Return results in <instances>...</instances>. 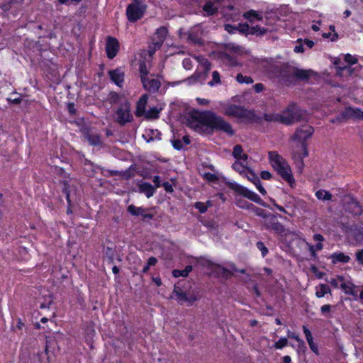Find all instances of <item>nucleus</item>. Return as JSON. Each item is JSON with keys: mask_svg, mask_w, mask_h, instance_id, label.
Wrapping results in <instances>:
<instances>
[{"mask_svg": "<svg viewBox=\"0 0 363 363\" xmlns=\"http://www.w3.org/2000/svg\"><path fill=\"white\" fill-rule=\"evenodd\" d=\"M333 264L337 262L347 263L350 260V257L345 255L343 252H335L330 256Z\"/></svg>", "mask_w": 363, "mask_h": 363, "instance_id": "24", "label": "nucleus"}, {"mask_svg": "<svg viewBox=\"0 0 363 363\" xmlns=\"http://www.w3.org/2000/svg\"><path fill=\"white\" fill-rule=\"evenodd\" d=\"M212 77V80L208 83L210 86H213L215 84H219L220 82V74L217 71L213 72Z\"/></svg>", "mask_w": 363, "mask_h": 363, "instance_id": "43", "label": "nucleus"}, {"mask_svg": "<svg viewBox=\"0 0 363 363\" xmlns=\"http://www.w3.org/2000/svg\"><path fill=\"white\" fill-rule=\"evenodd\" d=\"M353 73V69L349 66L339 67L337 68L336 74L339 77H350Z\"/></svg>", "mask_w": 363, "mask_h": 363, "instance_id": "26", "label": "nucleus"}, {"mask_svg": "<svg viewBox=\"0 0 363 363\" xmlns=\"http://www.w3.org/2000/svg\"><path fill=\"white\" fill-rule=\"evenodd\" d=\"M262 179H269L272 177V174L268 171H262L260 174Z\"/></svg>", "mask_w": 363, "mask_h": 363, "instance_id": "60", "label": "nucleus"}, {"mask_svg": "<svg viewBox=\"0 0 363 363\" xmlns=\"http://www.w3.org/2000/svg\"><path fill=\"white\" fill-rule=\"evenodd\" d=\"M225 114L228 116H233L239 118L253 119L255 113L253 111L247 110L242 106L230 105L226 108Z\"/></svg>", "mask_w": 363, "mask_h": 363, "instance_id": "11", "label": "nucleus"}, {"mask_svg": "<svg viewBox=\"0 0 363 363\" xmlns=\"http://www.w3.org/2000/svg\"><path fill=\"white\" fill-rule=\"evenodd\" d=\"M108 74L111 80L118 86L121 87L124 80V72L120 69L111 70L108 72Z\"/></svg>", "mask_w": 363, "mask_h": 363, "instance_id": "21", "label": "nucleus"}, {"mask_svg": "<svg viewBox=\"0 0 363 363\" xmlns=\"http://www.w3.org/2000/svg\"><path fill=\"white\" fill-rule=\"evenodd\" d=\"M123 96L116 92H111L108 96V101L111 104H115L122 101Z\"/></svg>", "mask_w": 363, "mask_h": 363, "instance_id": "32", "label": "nucleus"}, {"mask_svg": "<svg viewBox=\"0 0 363 363\" xmlns=\"http://www.w3.org/2000/svg\"><path fill=\"white\" fill-rule=\"evenodd\" d=\"M303 332L306 335L307 341L311 340V339H313V337H312L311 331L305 326L303 327Z\"/></svg>", "mask_w": 363, "mask_h": 363, "instance_id": "59", "label": "nucleus"}, {"mask_svg": "<svg viewBox=\"0 0 363 363\" xmlns=\"http://www.w3.org/2000/svg\"><path fill=\"white\" fill-rule=\"evenodd\" d=\"M274 69L277 77L287 85L297 81H307L314 73L311 69H302L289 65H277Z\"/></svg>", "mask_w": 363, "mask_h": 363, "instance_id": "2", "label": "nucleus"}, {"mask_svg": "<svg viewBox=\"0 0 363 363\" xmlns=\"http://www.w3.org/2000/svg\"><path fill=\"white\" fill-rule=\"evenodd\" d=\"M167 35V29L165 27H161L157 30L152 38V43L155 50L159 49L164 43Z\"/></svg>", "mask_w": 363, "mask_h": 363, "instance_id": "16", "label": "nucleus"}, {"mask_svg": "<svg viewBox=\"0 0 363 363\" xmlns=\"http://www.w3.org/2000/svg\"><path fill=\"white\" fill-rule=\"evenodd\" d=\"M195 206L201 213H203L207 211L206 206L203 203L198 202L195 204Z\"/></svg>", "mask_w": 363, "mask_h": 363, "instance_id": "54", "label": "nucleus"}, {"mask_svg": "<svg viewBox=\"0 0 363 363\" xmlns=\"http://www.w3.org/2000/svg\"><path fill=\"white\" fill-rule=\"evenodd\" d=\"M191 127L199 133L211 134L214 130L223 131L233 135L234 130L231 125L222 117L211 111H196L192 114Z\"/></svg>", "mask_w": 363, "mask_h": 363, "instance_id": "1", "label": "nucleus"}, {"mask_svg": "<svg viewBox=\"0 0 363 363\" xmlns=\"http://www.w3.org/2000/svg\"><path fill=\"white\" fill-rule=\"evenodd\" d=\"M315 196L322 201H330L333 199V195L329 191L323 189L317 191Z\"/></svg>", "mask_w": 363, "mask_h": 363, "instance_id": "28", "label": "nucleus"}, {"mask_svg": "<svg viewBox=\"0 0 363 363\" xmlns=\"http://www.w3.org/2000/svg\"><path fill=\"white\" fill-rule=\"evenodd\" d=\"M188 40L194 44H202L203 41L199 36L197 32L191 30L188 33Z\"/></svg>", "mask_w": 363, "mask_h": 363, "instance_id": "31", "label": "nucleus"}, {"mask_svg": "<svg viewBox=\"0 0 363 363\" xmlns=\"http://www.w3.org/2000/svg\"><path fill=\"white\" fill-rule=\"evenodd\" d=\"M182 65L184 69H190L192 67V61L190 58H185L182 62Z\"/></svg>", "mask_w": 363, "mask_h": 363, "instance_id": "51", "label": "nucleus"}, {"mask_svg": "<svg viewBox=\"0 0 363 363\" xmlns=\"http://www.w3.org/2000/svg\"><path fill=\"white\" fill-rule=\"evenodd\" d=\"M246 207H247V208H253V209H254V211L255 212V213H256L257 216H259L262 217V218L264 219V220H266V217L269 215V213H267L264 211V210H263V209H262V208H257V207H255V206L253 204H252V203H247V204L246 205Z\"/></svg>", "mask_w": 363, "mask_h": 363, "instance_id": "35", "label": "nucleus"}, {"mask_svg": "<svg viewBox=\"0 0 363 363\" xmlns=\"http://www.w3.org/2000/svg\"><path fill=\"white\" fill-rule=\"evenodd\" d=\"M119 50V42L113 37L108 36L106 39V51L109 59H113Z\"/></svg>", "mask_w": 363, "mask_h": 363, "instance_id": "14", "label": "nucleus"}, {"mask_svg": "<svg viewBox=\"0 0 363 363\" xmlns=\"http://www.w3.org/2000/svg\"><path fill=\"white\" fill-rule=\"evenodd\" d=\"M288 337L290 338L295 339L297 342H298L299 347L304 346V342L302 340H301L295 333H291L290 331H289Z\"/></svg>", "mask_w": 363, "mask_h": 363, "instance_id": "48", "label": "nucleus"}, {"mask_svg": "<svg viewBox=\"0 0 363 363\" xmlns=\"http://www.w3.org/2000/svg\"><path fill=\"white\" fill-rule=\"evenodd\" d=\"M233 168L240 174H246L249 169L246 165L240 161H235L233 164Z\"/></svg>", "mask_w": 363, "mask_h": 363, "instance_id": "29", "label": "nucleus"}, {"mask_svg": "<svg viewBox=\"0 0 363 363\" xmlns=\"http://www.w3.org/2000/svg\"><path fill=\"white\" fill-rule=\"evenodd\" d=\"M61 183L63 185V191L66 194V199L68 203H70V198L72 196V191L74 190V186L73 184H70L67 181H62Z\"/></svg>", "mask_w": 363, "mask_h": 363, "instance_id": "27", "label": "nucleus"}, {"mask_svg": "<svg viewBox=\"0 0 363 363\" xmlns=\"http://www.w3.org/2000/svg\"><path fill=\"white\" fill-rule=\"evenodd\" d=\"M266 121L279 122L281 123V113H264L263 116Z\"/></svg>", "mask_w": 363, "mask_h": 363, "instance_id": "30", "label": "nucleus"}, {"mask_svg": "<svg viewBox=\"0 0 363 363\" xmlns=\"http://www.w3.org/2000/svg\"><path fill=\"white\" fill-rule=\"evenodd\" d=\"M311 349L312 350L313 352H314L315 354H318V345L314 343V342L313 341V339H311V340H308L307 341Z\"/></svg>", "mask_w": 363, "mask_h": 363, "instance_id": "56", "label": "nucleus"}, {"mask_svg": "<svg viewBox=\"0 0 363 363\" xmlns=\"http://www.w3.org/2000/svg\"><path fill=\"white\" fill-rule=\"evenodd\" d=\"M330 287L327 284H320L316 291V296L318 298L323 297L326 294L330 293Z\"/></svg>", "mask_w": 363, "mask_h": 363, "instance_id": "34", "label": "nucleus"}, {"mask_svg": "<svg viewBox=\"0 0 363 363\" xmlns=\"http://www.w3.org/2000/svg\"><path fill=\"white\" fill-rule=\"evenodd\" d=\"M308 115L307 112L295 104L289 106L281 111V123L291 125L301 121H307Z\"/></svg>", "mask_w": 363, "mask_h": 363, "instance_id": "5", "label": "nucleus"}, {"mask_svg": "<svg viewBox=\"0 0 363 363\" xmlns=\"http://www.w3.org/2000/svg\"><path fill=\"white\" fill-rule=\"evenodd\" d=\"M173 294L176 300L180 303H193L200 298L199 289L191 282L182 280L174 285Z\"/></svg>", "mask_w": 363, "mask_h": 363, "instance_id": "3", "label": "nucleus"}, {"mask_svg": "<svg viewBox=\"0 0 363 363\" xmlns=\"http://www.w3.org/2000/svg\"><path fill=\"white\" fill-rule=\"evenodd\" d=\"M239 30L242 33L250 34V27L247 24L240 25Z\"/></svg>", "mask_w": 363, "mask_h": 363, "instance_id": "52", "label": "nucleus"}, {"mask_svg": "<svg viewBox=\"0 0 363 363\" xmlns=\"http://www.w3.org/2000/svg\"><path fill=\"white\" fill-rule=\"evenodd\" d=\"M8 101L14 104H19L22 101V98L21 96L14 99L9 98L8 99Z\"/></svg>", "mask_w": 363, "mask_h": 363, "instance_id": "64", "label": "nucleus"}, {"mask_svg": "<svg viewBox=\"0 0 363 363\" xmlns=\"http://www.w3.org/2000/svg\"><path fill=\"white\" fill-rule=\"evenodd\" d=\"M235 190L240 195H242L243 196L247 198L248 199L257 203L262 204L261 198L257 194L247 189V188L243 187L242 186H237Z\"/></svg>", "mask_w": 363, "mask_h": 363, "instance_id": "17", "label": "nucleus"}, {"mask_svg": "<svg viewBox=\"0 0 363 363\" xmlns=\"http://www.w3.org/2000/svg\"><path fill=\"white\" fill-rule=\"evenodd\" d=\"M243 175L247 177V178L253 183L255 182V179H259V177L250 169L247 170V173Z\"/></svg>", "mask_w": 363, "mask_h": 363, "instance_id": "46", "label": "nucleus"}, {"mask_svg": "<svg viewBox=\"0 0 363 363\" xmlns=\"http://www.w3.org/2000/svg\"><path fill=\"white\" fill-rule=\"evenodd\" d=\"M345 61L350 65H354L357 63V59L350 54L345 55Z\"/></svg>", "mask_w": 363, "mask_h": 363, "instance_id": "47", "label": "nucleus"}, {"mask_svg": "<svg viewBox=\"0 0 363 363\" xmlns=\"http://www.w3.org/2000/svg\"><path fill=\"white\" fill-rule=\"evenodd\" d=\"M160 110L155 107L151 108L148 111H146L145 116L148 119H155L159 116Z\"/></svg>", "mask_w": 363, "mask_h": 363, "instance_id": "36", "label": "nucleus"}, {"mask_svg": "<svg viewBox=\"0 0 363 363\" xmlns=\"http://www.w3.org/2000/svg\"><path fill=\"white\" fill-rule=\"evenodd\" d=\"M132 120L133 116L130 113V104L127 100H124L116 111L115 121L121 125H124Z\"/></svg>", "mask_w": 363, "mask_h": 363, "instance_id": "9", "label": "nucleus"}, {"mask_svg": "<svg viewBox=\"0 0 363 363\" xmlns=\"http://www.w3.org/2000/svg\"><path fill=\"white\" fill-rule=\"evenodd\" d=\"M288 344V340L286 337L280 338L277 342L274 343V347L275 349H282Z\"/></svg>", "mask_w": 363, "mask_h": 363, "instance_id": "42", "label": "nucleus"}, {"mask_svg": "<svg viewBox=\"0 0 363 363\" xmlns=\"http://www.w3.org/2000/svg\"><path fill=\"white\" fill-rule=\"evenodd\" d=\"M140 79H142V77H147L148 74V71L147 69V65L145 62H143L140 65Z\"/></svg>", "mask_w": 363, "mask_h": 363, "instance_id": "49", "label": "nucleus"}, {"mask_svg": "<svg viewBox=\"0 0 363 363\" xmlns=\"http://www.w3.org/2000/svg\"><path fill=\"white\" fill-rule=\"evenodd\" d=\"M146 5L143 0H133L126 9L127 18L130 22H135L140 19L146 10Z\"/></svg>", "mask_w": 363, "mask_h": 363, "instance_id": "7", "label": "nucleus"}, {"mask_svg": "<svg viewBox=\"0 0 363 363\" xmlns=\"http://www.w3.org/2000/svg\"><path fill=\"white\" fill-rule=\"evenodd\" d=\"M172 145H173V147L175 149L179 150H181L183 147L182 140H179V139L173 140H172Z\"/></svg>", "mask_w": 363, "mask_h": 363, "instance_id": "53", "label": "nucleus"}, {"mask_svg": "<svg viewBox=\"0 0 363 363\" xmlns=\"http://www.w3.org/2000/svg\"><path fill=\"white\" fill-rule=\"evenodd\" d=\"M345 209L353 215L359 216L363 213V204L354 198H349L345 203Z\"/></svg>", "mask_w": 363, "mask_h": 363, "instance_id": "13", "label": "nucleus"}, {"mask_svg": "<svg viewBox=\"0 0 363 363\" xmlns=\"http://www.w3.org/2000/svg\"><path fill=\"white\" fill-rule=\"evenodd\" d=\"M221 0H207L203 6V11H205L208 16H213L218 11V7L216 5L220 3Z\"/></svg>", "mask_w": 363, "mask_h": 363, "instance_id": "19", "label": "nucleus"}, {"mask_svg": "<svg viewBox=\"0 0 363 363\" xmlns=\"http://www.w3.org/2000/svg\"><path fill=\"white\" fill-rule=\"evenodd\" d=\"M213 270H216L219 274H221L226 277L232 275V273L229 270L220 267V265H215V268H213Z\"/></svg>", "mask_w": 363, "mask_h": 363, "instance_id": "40", "label": "nucleus"}, {"mask_svg": "<svg viewBox=\"0 0 363 363\" xmlns=\"http://www.w3.org/2000/svg\"><path fill=\"white\" fill-rule=\"evenodd\" d=\"M356 259L362 264H363V249L356 252Z\"/></svg>", "mask_w": 363, "mask_h": 363, "instance_id": "58", "label": "nucleus"}, {"mask_svg": "<svg viewBox=\"0 0 363 363\" xmlns=\"http://www.w3.org/2000/svg\"><path fill=\"white\" fill-rule=\"evenodd\" d=\"M347 115L345 114V109L342 112L339 113L334 118L330 119V121L332 123L345 122L347 119Z\"/></svg>", "mask_w": 363, "mask_h": 363, "instance_id": "38", "label": "nucleus"}, {"mask_svg": "<svg viewBox=\"0 0 363 363\" xmlns=\"http://www.w3.org/2000/svg\"><path fill=\"white\" fill-rule=\"evenodd\" d=\"M267 29H265L264 28H261L259 26H256L250 27V34L256 35H262L265 34L267 33Z\"/></svg>", "mask_w": 363, "mask_h": 363, "instance_id": "37", "label": "nucleus"}, {"mask_svg": "<svg viewBox=\"0 0 363 363\" xmlns=\"http://www.w3.org/2000/svg\"><path fill=\"white\" fill-rule=\"evenodd\" d=\"M147 94H143L139 99L137 104L135 115L138 117L145 116L146 113V106L147 103Z\"/></svg>", "mask_w": 363, "mask_h": 363, "instance_id": "20", "label": "nucleus"}, {"mask_svg": "<svg viewBox=\"0 0 363 363\" xmlns=\"http://www.w3.org/2000/svg\"><path fill=\"white\" fill-rule=\"evenodd\" d=\"M236 79L239 83H253V79L250 77L243 76L242 74H238L236 77Z\"/></svg>", "mask_w": 363, "mask_h": 363, "instance_id": "41", "label": "nucleus"}, {"mask_svg": "<svg viewBox=\"0 0 363 363\" xmlns=\"http://www.w3.org/2000/svg\"><path fill=\"white\" fill-rule=\"evenodd\" d=\"M255 185L257 186V189L259 190V191L264 195L266 194V190L264 189V187L262 186L261 184V182H260V179H255V182L254 183Z\"/></svg>", "mask_w": 363, "mask_h": 363, "instance_id": "50", "label": "nucleus"}, {"mask_svg": "<svg viewBox=\"0 0 363 363\" xmlns=\"http://www.w3.org/2000/svg\"><path fill=\"white\" fill-rule=\"evenodd\" d=\"M301 152H294L292 153L293 159L299 167L303 166V158L308 155L306 143H302L300 145Z\"/></svg>", "mask_w": 363, "mask_h": 363, "instance_id": "18", "label": "nucleus"}, {"mask_svg": "<svg viewBox=\"0 0 363 363\" xmlns=\"http://www.w3.org/2000/svg\"><path fill=\"white\" fill-rule=\"evenodd\" d=\"M145 89L150 93H155L160 87V81L157 79H150L147 77L143 76L141 80Z\"/></svg>", "mask_w": 363, "mask_h": 363, "instance_id": "15", "label": "nucleus"}, {"mask_svg": "<svg viewBox=\"0 0 363 363\" xmlns=\"http://www.w3.org/2000/svg\"><path fill=\"white\" fill-rule=\"evenodd\" d=\"M314 133V128L309 124H303L296 129L295 133L291 135V140L294 142L305 143Z\"/></svg>", "mask_w": 363, "mask_h": 363, "instance_id": "10", "label": "nucleus"}, {"mask_svg": "<svg viewBox=\"0 0 363 363\" xmlns=\"http://www.w3.org/2000/svg\"><path fill=\"white\" fill-rule=\"evenodd\" d=\"M341 228L349 236L354 237L356 240L363 237V227L358 223H342Z\"/></svg>", "mask_w": 363, "mask_h": 363, "instance_id": "12", "label": "nucleus"}, {"mask_svg": "<svg viewBox=\"0 0 363 363\" xmlns=\"http://www.w3.org/2000/svg\"><path fill=\"white\" fill-rule=\"evenodd\" d=\"M270 164L277 171L278 174L291 186L294 183V179L292 176L291 168L282 156L275 151H270L268 153Z\"/></svg>", "mask_w": 363, "mask_h": 363, "instance_id": "4", "label": "nucleus"}, {"mask_svg": "<svg viewBox=\"0 0 363 363\" xmlns=\"http://www.w3.org/2000/svg\"><path fill=\"white\" fill-rule=\"evenodd\" d=\"M128 211L134 216H142L144 219H152L153 218V214L146 213V210L145 208L141 207H136L134 205H130L128 207Z\"/></svg>", "mask_w": 363, "mask_h": 363, "instance_id": "22", "label": "nucleus"}, {"mask_svg": "<svg viewBox=\"0 0 363 363\" xmlns=\"http://www.w3.org/2000/svg\"><path fill=\"white\" fill-rule=\"evenodd\" d=\"M203 177L210 182H214L218 179V177L215 174L211 173H205L203 174Z\"/></svg>", "mask_w": 363, "mask_h": 363, "instance_id": "55", "label": "nucleus"}, {"mask_svg": "<svg viewBox=\"0 0 363 363\" xmlns=\"http://www.w3.org/2000/svg\"><path fill=\"white\" fill-rule=\"evenodd\" d=\"M345 114L347 118L363 120V111L359 108L347 107L345 108Z\"/></svg>", "mask_w": 363, "mask_h": 363, "instance_id": "23", "label": "nucleus"}, {"mask_svg": "<svg viewBox=\"0 0 363 363\" xmlns=\"http://www.w3.org/2000/svg\"><path fill=\"white\" fill-rule=\"evenodd\" d=\"M257 247L262 252V257H264L267 252L268 250L267 247L264 245L263 242L259 241L257 242Z\"/></svg>", "mask_w": 363, "mask_h": 363, "instance_id": "45", "label": "nucleus"}, {"mask_svg": "<svg viewBox=\"0 0 363 363\" xmlns=\"http://www.w3.org/2000/svg\"><path fill=\"white\" fill-rule=\"evenodd\" d=\"M138 188L139 191L140 193L145 194L147 198L151 197L154 194L155 191V188L150 184L147 182L140 184Z\"/></svg>", "mask_w": 363, "mask_h": 363, "instance_id": "25", "label": "nucleus"}, {"mask_svg": "<svg viewBox=\"0 0 363 363\" xmlns=\"http://www.w3.org/2000/svg\"><path fill=\"white\" fill-rule=\"evenodd\" d=\"M242 153V147L240 145H236L233 151V155L235 158L238 159L240 155Z\"/></svg>", "mask_w": 363, "mask_h": 363, "instance_id": "44", "label": "nucleus"}, {"mask_svg": "<svg viewBox=\"0 0 363 363\" xmlns=\"http://www.w3.org/2000/svg\"><path fill=\"white\" fill-rule=\"evenodd\" d=\"M254 89L257 93H259L264 89V85L261 83L256 84L254 86Z\"/></svg>", "mask_w": 363, "mask_h": 363, "instance_id": "62", "label": "nucleus"}, {"mask_svg": "<svg viewBox=\"0 0 363 363\" xmlns=\"http://www.w3.org/2000/svg\"><path fill=\"white\" fill-rule=\"evenodd\" d=\"M55 172L59 175L66 177V172L62 167H58L55 164Z\"/></svg>", "mask_w": 363, "mask_h": 363, "instance_id": "57", "label": "nucleus"}, {"mask_svg": "<svg viewBox=\"0 0 363 363\" xmlns=\"http://www.w3.org/2000/svg\"><path fill=\"white\" fill-rule=\"evenodd\" d=\"M243 16L245 18L249 19L250 21H252L254 18H255L258 21L262 20V16L254 10H250V11L245 13Z\"/></svg>", "mask_w": 363, "mask_h": 363, "instance_id": "33", "label": "nucleus"}, {"mask_svg": "<svg viewBox=\"0 0 363 363\" xmlns=\"http://www.w3.org/2000/svg\"><path fill=\"white\" fill-rule=\"evenodd\" d=\"M263 225L267 230L278 235H285L287 234V230L279 222L277 216L274 214L269 213L266 220H263Z\"/></svg>", "mask_w": 363, "mask_h": 363, "instance_id": "8", "label": "nucleus"}, {"mask_svg": "<svg viewBox=\"0 0 363 363\" xmlns=\"http://www.w3.org/2000/svg\"><path fill=\"white\" fill-rule=\"evenodd\" d=\"M85 138L89 141V143L92 145H96L100 143V138L97 135H91L87 133L85 135Z\"/></svg>", "mask_w": 363, "mask_h": 363, "instance_id": "39", "label": "nucleus"}, {"mask_svg": "<svg viewBox=\"0 0 363 363\" xmlns=\"http://www.w3.org/2000/svg\"><path fill=\"white\" fill-rule=\"evenodd\" d=\"M157 259L154 257H151L148 259L147 264H148V266L150 267V266H155L157 264Z\"/></svg>", "mask_w": 363, "mask_h": 363, "instance_id": "63", "label": "nucleus"}, {"mask_svg": "<svg viewBox=\"0 0 363 363\" xmlns=\"http://www.w3.org/2000/svg\"><path fill=\"white\" fill-rule=\"evenodd\" d=\"M196 59L199 66L197 69V72L186 79V82H188L189 84H192L198 81L203 82L206 79L208 72L211 67V63L207 59L203 57H196Z\"/></svg>", "mask_w": 363, "mask_h": 363, "instance_id": "6", "label": "nucleus"}, {"mask_svg": "<svg viewBox=\"0 0 363 363\" xmlns=\"http://www.w3.org/2000/svg\"><path fill=\"white\" fill-rule=\"evenodd\" d=\"M162 186L167 192H172L173 191V188L169 182H164L162 184Z\"/></svg>", "mask_w": 363, "mask_h": 363, "instance_id": "61", "label": "nucleus"}]
</instances>
